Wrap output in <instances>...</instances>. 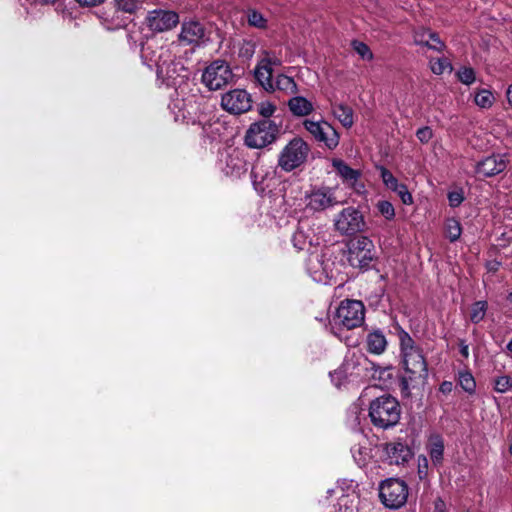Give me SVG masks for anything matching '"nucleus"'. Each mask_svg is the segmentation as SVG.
Wrapping results in <instances>:
<instances>
[{
    "label": "nucleus",
    "instance_id": "1",
    "mask_svg": "<svg viewBox=\"0 0 512 512\" xmlns=\"http://www.w3.org/2000/svg\"><path fill=\"white\" fill-rule=\"evenodd\" d=\"M401 416V406L398 400L384 394L370 402L369 417L371 423L380 429H389L398 424Z\"/></svg>",
    "mask_w": 512,
    "mask_h": 512
},
{
    "label": "nucleus",
    "instance_id": "2",
    "mask_svg": "<svg viewBox=\"0 0 512 512\" xmlns=\"http://www.w3.org/2000/svg\"><path fill=\"white\" fill-rule=\"evenodd\" d=\"M349 265L361 272L374 267L377 251L373 241L367 236H356L346 243Z\"/></svg>",
    "mask_w": 512,
    "mask_h": 512
},
{
    "label": "nucleus",
    "instance_id": "3",
    "mask_svg": "<svg viewBox=\"0 0 512 512\" xmlns=\"http://www.w3.org/2000/svg\"><path fill=\"white\" fill-rule=\"evenodd\" d=\"M281 125L271 119H261L250 124L244 136L248 148L263 149L277 141Z\"/></svg>",
    "mask_w": 512,
    "mask_h": 512
},
{
    "label": "nucleus",
    "instance_id": "4",
    "mask_svg": "<svg viewBox=\"0 0 512 512\" xmlns=\"http://www.w3.org/2000/svg\"><path fill=\"white\" fill-rule=\"evenodd\" d=\"M142 59L147 61L150 67H156V73L159 78L167 81H174L177 75L180 63L171 61V53L168 49L160 47L154 51L150 45L142 46Z\"/></svg>",
    "mask_w": 512,
    "mask_h": 512
},
{
    "label": "nucleus",
    "instance_id": "5",
    "mask_svg": "<svg viewBox=\"0 0 512 512\" xmlns=\"http://www.w3.org/2000/svg\"><path fill=\"white\" fill-rule=\"evenodd\" d=\"M310 147L302 138L290 140L278 157V166L285 172H291L302 166L308 158Z\"/></svg>",
    "mask_w": 512,
    "mask_h": 512
},
{
    "label": "nucleus",
    "instance_id": "6",
    "mask_svg": "<svg viewBox=\"0 0 512 512\" xmlns=\"http://www.w3.org/2000/svg\"><path fill=\"white\" fill-rule=\"evenodd\" d=\"M379 497L385 507L399 509L407 502L408 486L404 480L388 478L379 485Z\"/></svg>",
    "mask_w": 512,
    "mask_h": 512
},
{
    "label": "nucleus",
    "instance_id": "7",
    "mask_svg": "<svg viewBox=\"0 0 512 512\" xmlns=\"http://www.w3.org/2000/svg\"><path fill=\"white\" fill-rule=\"evenodd\" d=\"M334 319L337 324L348 330L360 327L365 320V306L360 300H343L336 310Z\"/></svg>",
    "mask_w": 512,
    "mask_h": 512
},
{
    "label": "nucleus",
    "instance_id": "8",
    "mask_svg": "<svg viewBox=\"0 0 512 512\" xmlns=\"http://www.w3.org/2000/svg\"><path fill=\"white\" fill-rule=\"evenodd\" d=\"M234 78L229 64L224 60H215L202 74V83L209 90H219L231 83Z\"/></svg>",
    "mask_w": 512,
    "mask_h": 512
},
{
    "label": "nucleus",
    "instance_id": "9",
    "mask_svg": "<svg viewBox=\"0 0 512 512\" xmlns=\"http://www.w3.org/2000/svg\"><path fill=\"white\" fill-rule=\"evenodd\" d=\"M334 227L341 235L354 236L365 230L366 222L358 209L347 207L336 215Z\"/></svg>",
    "mask_w": 512,
    "mask_h": 512
},
{
    "label": "nucleus",
    "instance_id": "10",
    "mask_svg": "<svg viewBox=\"0 0 512 512\" xmlns=\"http://www.w3.org/2000/svg\"><path fill=\"white\" fill-rule=\"evenodd\" d=\"M218 167L225 175L233 178H240L248 169L243 151L238 148L220 151Z\"/></svg>",
    "mask_w": 512,
    "mask_h": 512
},
{
    "label": "nucleus",
    "instance_id": "11",
    "mask_svg": "<svg viewBox=\"0 0 512 512\" xmlns=\"http://www.w3.org/2000/svg\"><path fill=\"white\" fill-rule=\"evenodd\" d=\"M304 128L318 143L324 145L326 148L333 150L339 144V134L335 128L328 122L313 121L305 119L303 122Z\"/></svg>",
    "mask_w": 512,
    "mask_h": 512
},
{
    "label": "nucleus",
    "instance_id": "12",
    "mask_svg": "<svg viewBox=\"0 0 512 512\" xmlns=\"http://www.w3.org/2000/svg\"><path fill=\"white\" fill-rule=\"evenodd\" d=\"M221 106L231 114H242L251 109V96L244 89H234L222 96Z\"/></svg>",
    "mask_w": 512,
    "mask_h": 512
},
{
    "label": "nucleus",
    "instance_id": "13",
    "mask_svg": "<svg viewBox=\"0 0 512 512\" xmlns=\"http://www.w3.org/2000/svg\"><path fill=\"white\" fill-rule=\"evenodd\" d=\"M146 23L151 31L164 32L179 23V15L171 10L156 9L148 13Z\"/></svg>",
    "mask_w": 512,
    "mask_h": 512
},
{
    "label": "nucleus",
    "instance_id": "14",
    "mask_svg": "<svg viewBox=\"0 0 512 512\" xmlns=\"http://www.w3.org/2000/svg\"><path fill=\"white\" fill-rule=\"evenodd\" d=\"M405 372L410 374V379H425L428 375V367L421 348L401 355Z\"/></svg>",
    "mask_w": 512,
    "mask_h": 512
},
{
    "label": "nucleus",
    "instance_id": "15",
    "mask_svg": "<svg viewBox=\"0 0 512 512\" xmlns=\"http://www.w3.org/2000/svg\"><path fill=\"white\" fill-rule=\"evenodd\" d=\"M508 160L505 154H492L477 162L475 174L479 178L493 177L507 168Z\"/></svg>",
    "mask_w": 512,
    "mask_h": 512
},
{
    "label": "nucleus",
    "instance_id": "16",
    "mask_svg": "<svg viewBox=\"0 0 512 512\" xmlns=\"http://www.w3.org/2000/svg\"><path fill=\"white\" fill-rule=\"evenodd\" d=\"M206 29L196 20L183 21L178 40L182 45L199 46L204 42Z\"/></svg>",
    "mask_w": 512,
    "mask_h": 512
},
{
    "label": "nucleus",
    "instance_id": "17",
    "mask_svg": "<svg viewBox=\"0 0 512 512\" xmlns=\"http://www.w3.org/2000/svg\"><path fill=\"white\" fill-rule=\"evenodd\" d=\"M383 452L384 460L390 465H403L413 456L410 447L402 442L385 444Z\"/></svg>",
    "mask_w": 512,
    "mask_h": 512
},
{
    "label": "nucleus",
    "instance_id": "18",
    "mask_svg": "<svg viewBox=\"0 0 512 512\" xmlns=\"http://www.w3.org/2000/svg\"><path fill=\"white\" fill-rule=\"evenodd\" d=\"M413 42L417 46L427 47L430 50L442 52L445 49V43L440 39L436 32L430 29L420 28L413 33Z\"/></svg>",
    "mask_w": 512,
    "mask_h": 512
},
{
    "label": "nucleus",
    "instance_id": "19",
    "mask_svg": "<svg viewBox=\"0 0 512 512\" xmlns=\"http://www.w3.org/2000/svg\"><path fill=\"white\" fill-rule=\"evenodd\" d=\"M337 203L330 190L318 189L307 196V208L313 211H323Z\"/></svg>",
    "mask_w": 512,
    "mask_h": 512
},
{
    "label": "nucleus",
    "instance_id": "20",
    "mask_svg": "<svg viewBox=\"0 0 512 512\" xmlns=\"http://www.w3.org/2000/svg\"><path fill=\"white\" fill-rule=\"evenodd\" d=\"M334 166L337 172L342 177L343 181L349 184L355 191L360 192L364 188L363 184L358 183V179L361 175L359 170L352 169L343 161L339 160L334 162Z\"/></svg>",
    "mask_w": 512,
    "mask_h": 512
},
{
    "label": "nucleus",
    "instance_id": "21",
    "mask_svg": "<svg viewBox=\"0 0 512 512\" xmlns=\"http://www.w3.org/2000/svg\"><path fill=\"white\" fill-rule=\"evenodd\" d=\"M444 439L439 434H432L427 443V450L434 466H440L444 459Z\"/></svg>",
    "mask_w": 512,
    "mask_h": 512
},
{
    "label": "nucleus",
    "instance_id": "22",
    "mask_svg": "<svg viewBox=\"0 0 512 512\" xmlns=\"http://www.w3.org/2000/svg\"><path fill=\"white\" fill-rule=\"evenodd\" d=\"M387 344L386 336L380 329H374L366 336V348L369 353L380 355L385 352Z\"/></svg>",
    "mask_w": 512,
    "mask_h": 512
},
{
    "label": "nucleus",
    "instance_id": "23",
    "mask_svg": "<svg viewBox=\"0 0 512 512\" xmlns=\"http://www.w3.org/2000/svg\"><path fill=\"white\" fill-rule=\"evenodd\" d=\"M287 105L289 111L295 117L308 116L314 110V106L311 101L303 96H297L296 94L288 100Z\"/></svg>",
    "mask_w": 512,
    "mask_h": 512
},
{
    "label": "nucleus",
    "instance_id": "24",
    "mask_svg": "<svg viewBox=\"0 0 512 512\" xmlns=\"http://www.w3.org/2000/svg\"><path fill=\"white\" fill-rule=\"evenodd\" d=\"M255 79L258 81V83L268 92H274V81L272 79L273 77V70H270L269 68L265 67L264 65L258 62V64L255 67L254 71Z\"/></svg>",
    "mask_w": 512,
    "mask_h": 512
},
{
    "label": "nucleus",
    "instance_id": "25",
    "mask_svg": "<svg viewBox=\"0 0 512 512\" xmlns=\"http://www.w3.org/2000/svg\"><path fill=\"white\" fill-rule=\"evenodd\" d=\"M274 87L275 91L283 92L286 95H295L298 93V86L294 79L284 74L276 76Z\"/></svg>",
    "mask_w": 512,
    "mask_h": 512
},
{
    "label": "nucleus",
    "instance_id": "26",
    "mask_svg": "<svg viewBox=\"0 0 512 512\" xmlns=\"http://www.w3.org/2000/svg\"><path fill=\"white\" fill-rule=\"evenodd\" d=\"M333 114L345 128H350L354 124V113L351 107L344 104L333 106Z\"/></svg>",
    "mask_w": 512,
    "mask_h": 512
},
{
    "label": "nucleus",
    "instance_id": "27",
    "mask_svg": "<svg viewBox=\"0 0 512 512\" xmlns=\"http://www.w3.org/2000/svg\"><path fill=\"white\" fill-rule=\"evenodd\" d=\"M394 328L399 339L401 355L420 348L415 344V341L409 335V333L405 331L399 324H396Z\"/></svg>",
    "mask_w": 512,
    "mask_h": 512
},
{
    "label": "nucleus",
    "instance_id": "28",
    "mask_svg": "<svg viewBox=\"0 0 512 512\" xmlns=\"http://www.w3.org/2000/svg\"><path fill=\"white\" fill-rule=\"evenodd\" d=\"M387 188L397 193L404 204L410 205L413 203V197L408 191L407 186L403 183H399L397 179L387 186Z\"/></svg>",
    "mask_w": 512,
    "mask_h": 512
},
{
    "label": "nucleus",
    "instance_id": "29",
    "mask_svg": "<svg viewBox=\"0 0 512 512\" xmlns=\"http://www.w3.org/2000/svg\"><path fill=\"white\" fill-rule=\"evenodd\" d=\"M458 383L460 387L468 394H474L476 390V381L471 372L465 370L459 372Z\"/></svg>",
    "mask_w": 512,
    "mask_h": 512
},
{
    "label": "nucleus",
    "instance_id": "30",
    "mask_svg": "<svg viewBox=\"0 0 512 512\" xmlns=\"http://www.w3.org/2000/svg\"><path fill=\"white\" fill-rule=\"evenodd\" d=\"M446 236L450 242L457 241L462 233L460 222L455 218H450L445 223Z\"/></svg>",
    "mask_w": 512,
    "mask_h": 512
},
{
    "label": "nucleus",
    "instance_id": "31",
    "mask_svg": "<svg viewBox=\"0 0 512 512\" xmlns=\"http://www.w3.org/2000/svg\"><path fill=\"white\" fill-rule=\"evenodd\" d=\"M257 169H258L257 166H254L252 168V171H251L252 184H253L254 189L259 194H264L266 192L267 188L269 187V185L266 184V181L268 178V173H266L265 175H260L259 172L257 171Z\"/></svg>",
    "mask_w": 512,
    "mask_h": 512
},
{
    "label": "nucleus",
    "instance_id": "32",
    "mask_svg": "<svg viewBox=\"0 0 512 512\" xmlns=\"http://www.w3.org/2000/svg\"><path fill=\"white\" fill-rule=\"evenodd\" d=\"M118 10L133 14L142 8L143 2L140 0H114Z\"/></svg>",
    "mask_w": 512,
    "mask_h": 512
},
{
    "label": "nucleus",
    "instance_id": "33",
    "mask_svg": "<svg viewBox=\"0 0 512 512\" xmlns=\"http://www.w3.org/2000/svg\"><path fill=\"white\" fill-rule=\"evenodd\" d=\"M487 307L486 301L475 302L471 308L470 320L475 324L481 322L485 317Z\"/></svg>",
    "mask_w": 512,
    "mask_h": 512
},
{
    "label": "nucleus",
    "instance_id": "34",
    "mask_svg": "<svg viewBox=\"0 0 512 512\" xmlns=\"http://www.w3.org/2000/svg\"><path fill=\"white\" fill-rule=\"evenodd\" d=\"M247 22L250 26L259 29H264L267 26L266 18L262 15V13L255 9H249L247 11Z\"/></svg>",
    "mask_w": 512,
    "mask_h": 512
},
{
    "label": "nucleus",
    "instance_id": "35",
    "mask_svg": "<svg viewBox=\"0 0 512 512\" xmlns=\"http://www.w3.org/2000/svg\"><path fill=\"white\" fill-rule=\"evenodd\" d=\"M494 96L491 91L486 89L479 90L475 95V103L481 108H490L494 103Z\"/></svg>",
    "mask_w": 512,
    "mask_h": 512
},
{
    "label": "nucleus",
    "instance_id": "36",
    "mask_svg": "<svg viewBox=\"0 0 512 512\" xmlns=\"http://www.w3.org/2000/svg\"><path fill=\"white\" fill-rule=\"evenodd\" d=\"M351 47L363 60H373L374 55L366 43L359 40H353L351 42Z\"/></svg>",
    "mask_w": 512,
    "mask_h": 512
},
{
    "label": "nucleus",
    "instance_id": "37",
    "mask_svg": "<svg viewBox=\"0 0 512 512\" xmlns=\"http://www.w3.org/2000/svg\"><path fill=\"white\" fill-rule=\"evenodd\" d=\"M264 57L259 61L264 65V68L267 67L270 70H273V67H278L282 64V60L278 57L274 52L264 51Z\"/></svg>",
    "mask_w": 512,
    "mask_h": 512
},
{
    "label": "nucleus",
    "instance_id": "38",
    "mask_svg": "<svg viewBox=\"0 0 512 512\" xmlns=\"http://www.w3.org/2000/svg\"><path fill=\"white\" fill-rule=\"evenodd\" d=\"M430 63H431V70L436 75H441L446 70H449V71L452 70V65H451L450 61L445 57L438 58L436 61H434V62L431 61Z\"/></svg>",
    "mask_w": 512,
    "mask_h": 512
},
{
    "label": "nucleus",
    "instance_id": "39",
    "mask_svg": "<svg viewBox=\"0 0 512 512\" xmlns=\"http://www.w3.org/2000/svg\"><path fill=\"white\" fill-rule=\"evenodd\" d=\"M377 209L387 220H392L395 217L394 206L389 201H379L377 204Z\"/></svg>",
    "mask_w": 512,
    "mask_h": 512
},
{
    "label": "nucleus",
    "instance_id": "40",
    "mask_svg": "<svg viewBox=\"0 0 512 512\" xmlns=\"http://www.w3.org/2000/svg\"><path fill=\"white\" fill-rule=\"evenodd\" d=\"M512 387V380L509 376H499L494 381V389L498 393H505Z\"/></svg>",
    "mask_w": 512,
    "mask_h": 512
},
{
    "label": "nucleus",
    "instance_id": "41",
    "mask_svg": "<svg viewBox=\"0 0 512 512\" xmlns=\"http://www.w3.org/2000/svg\"><path fill=\"white\" fill-rule=\"evenodd\" d=\"M458 79L461 83L470 85L475 81V72L470 67H462L457 72Z\"/></svg>",
    "mask_w": 512,
    "mask_h": 512
},
{
    "label": "nucleus",
    "instance_id": "42",
    "mask_svg": "<svg viewBox=\"0 0 512 512\" xmlns=\"http://www.w3.org/2000/svg\"><path fill=\"white\" fill-rule=\"evenodd\" d=\"M257 111L263 117V119H270V117L276 111V106L269 101H263L258 104Z\"/></svg>",
    "mask_w": 512,
    "mask_h": 512
},
{
    "label": "nucleus",
    "instance_id": "43",
    "mask_svg": "<svg viewBox=\"0 0 512 512\" xmlns=\"http://www.w3.org/2000/svg\"><path fill=\"white\" fill-rule=\"evenodd\" d=\"M416 137L421 143H428L433 137V131L429 126H424L416 131Z\"/></svg>",
    "mask_w": 512,
    "mask_h": 512
},
{
    "label": "nucleus",
    "instance_id": "44",
    "mask_svg": "<svg viewBox=\"0 0 512 512\" xmlns=\"http://www.w3.org/2000/svg\"><path fill=\"white\" fill-rule=\"evenodd\" d=\"M449 205L453 208L458 207L464 201V195L462 190L451 191L448 193Z\"/></svg>",
    "mask_w": 512,
    "mask_h": 512
},
{
    "label": "nucleus",
    "instance_id": "45",
    "mask_svg": "<svg viewBox=\"0 0 512 512\" xmlns=\"http://www.w3.org/2000/svg\"><path fill=\"white\" fill-rule=\"evenodd\" d=\"M292 242L295 248L298 250H303L306 245V237L304 233L300 230H297L292 236Z\"/></svg>",
    "mask_w": 512,
    "mask_h": 512
},
{
    "label": "nucleus",
    "instance_id": "46",
    "mask_svg": "<svg viewBox=\"0 0 512 512\" xmlns=\"http://www.w3.org/2000/svg\"><path fill=\"white\" fill-rule=\"evenodd\" d=\"M255 52V43L252 41H245L240 48V56L251 58Z\"/></svg>",
    "mask_w": 512,
    "mask_h": 512
},
{
    "label": "nucleus",
    "instance_id": "47",
    "mask_svg": "<svg viewBox=\"0 0 512 512\" xmlns=\"http://www.w3.org/2000/svg\"><path fill=\"white\" fill-rule=\"evenodd\" d=\"M380 174L385 186H389L396 178L394 175L385 167H380Z\"/></svg>",
    "mask_w": 512,
    "mask_h": 512
},
{
    "label": "nucleus",
    "instance_id": "48",
    "mask_svg": "<svg viewBox=\"0 0 512 512\" xmlns=\"http://www.w3.org/2000/svg\"><path fill=\"white\" fill-rule=\"evenodd\" d=\"M412 381L413 380L410 379V374H408V376L401 377L399 386H400V389H401V392H402L403 395H408L409 394V392H410V382H412Z\"/></svg>",
    "mask_w": 512,
    "mask_h": 512
},
{
    "label": "nucleus",
    "instance_id": "49",
    "mask_svg": "<svg viewBox=\"0 0 512 512\" xmlns=\"http://www.w3.org/2000/svg\"><path fill=\"white\" fill-rule=\"evenodd\" d=\"M459 352H460L461 356L464 359H468V357H469V346L466 343V341L463 340V339L459 340Z\"/></svg>",
    "mask_w": 512,
    "mask_h": 512
},
{
    "label": "nucleus",
    "instance_id": "50",
    "mask_svg": "<svg viewBox=\"0 0 512 512\" xmlns=\"http://www.w3.org/2000/svg\"><path fill=\"white\" fill-rule=\"evenodd\" d=\"M373 369L375 370V373L373 374V378H376V373L379 372V379L383 378V375L387 374V377L391 376L390 368H380L376 367L375 364L372 363Z\"/></svg>",
    "mask_w": 512,
    "mask_h": 512
},
{
    "label": "nucleus",
    "instance_id": "51",
    "mask_svg": "<svg viewBox=\"0 0 512 512\" xmlns=\"http://www.w3.org/2000/svg\"><path fill=\"white\" fill-rule=\"evenodd\" d=\"M440 392L449 394L453 390V383L450 381H443L439 387Z\"/></svg>",
    "mask_w": 512,
    "mask_h": 512
},
{
    "label": "nucleus",
    "instance_id": "52",
    "mask_svg": "<svg viewBox=\"0 0 512 512\" xmlns=\"http://www.w3.org/2000/svg\"><path fill=\"white\" fill-rule=\"evenodd\" d=\"M81 6H97L105 0H76Z\"/></svg>",
    "mask_w": 512,
    "mask_h": 512
},
{
    "label": "nucleus",
    "instance_id": "53",
    "mask_svg": "<svg viewBox=\"0 0 512 512\" xmlns=\"http://www.w3.org/2000/svg\"><path fill=\"white\" fill-rule=\"evenodd\" d=\"M506 95H507L508 103L512 107V84L508 87Z\"/></svg>",
    "mask_w": 512,
    "mask_h": 512
},
{
    "label": "nucleus",
    "instance_id": "54",
    "mask_svg": "<svg viewBox=\"0 0 512 512\" xmlns=\"http://www.w3.org/2000/svg\"><path fill=\"white\" fill-rule=\"evenodd\" d=\"M444 506H445L444 502L439 500L435 504V509L438 510V511H443Z\"/></svg>",
    "mask_w": 512,
    "mask_h": 512
},
{
    "label": "nucleus",
    "instance_id": "55",
    "mask_svg": "<svg viewBox=\"0 0 512 512\" xmlns=\"http://www.w3.org/2000/svg\"><path fill=\"white\" fill-rule=\"evenodd\" d=\"M38 3L40 4H54L55 2H57L58 0H36Z\"/></svg>",
    "mask_w": 512,
    "mask_h": 512
},
{
    "label": "nucleus",
    "instance_id": "56",
    "mask_svg": "<svg viewBox=\"0 0 512 512\" xmlns=\"http://www.w3.org/2000/svg\"><path fill=\"white\" fill-rule=\"evenodd\" d=\"M507 349L512 352V339L508 342Z\"/></svg>",
    "mask_w": 512,
    "mask_h": 512
},
{
    "label": "nucleus",
    "instance_id": "57",
    "mask_svg": "<svg viewBox=\"0 0 512 512\" xmlns=\"http://www.w3.org/2000/svg\"><path fill=\"white\" fill-rule=\"evenodd\" d=\"M507 300L509 302H512V292H510L508 295H507Z\"/></svg>",
    "mask_w": 512,
    "mask_h": 512
},
{
    "label": "nucleus",
    "instance_id": "58",
    "mask_svg": "<svg viewBox=\"0 0 512 512\" xmlns=\"http://www.w3.org/2000/svg\"><path fill=\"white\" fill-rule=\"evenodd\" d=\"M334 490L333 489H328L327 490V494L328 496H331L333 494Z\"/></svg>",
    "mask_w": 512,
    "mask_h": 512
},
{
    "label": "nucleus",
    "instance_id": "59",
    "mask_svg": "<svg viewBox=\"0 0 512 512\" xmlns=\"http://www.w3.org/2000/svg\"><path fill=\"white\" fill-rule=\"evenodd\" d=\"M509 453L512 455V441L509 444Z\"/></svg>",
    "mask_w": 512,
    "mask_h": 512
},
{
    "label": "nucleus",
    "instance_id": "60",
    "mask_svg": "<svg viewBox=\"0 0 512 512\" xmlns=\"http://www.w3.org/2000/svg\"><path fill=\"white\" fill-rule=\"evenodd\" d=\"M185 119H186V116L183 114L182 115V121H185Z\"/></svg>",
    "mask_w": 512,
    "mask_h": 512
}]
</instances>
